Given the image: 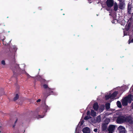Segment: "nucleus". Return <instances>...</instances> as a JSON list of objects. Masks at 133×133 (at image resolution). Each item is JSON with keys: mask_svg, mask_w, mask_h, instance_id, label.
<instances>
[{"mask_svg": "<svg viewBox=\"0 0 133 133\" xmlns=\"http://www.w3.org/2000/svg\"><path fill=\"white\" fill-rule=\"evenodd\" d=\"M82 131L83 132V120L82 118L76 128L75 133H80Z\"/></svg>", "mask_w": 133, "mask_h": 133, "instance_id": "1", "label": "nucleus"}, {"mask_svg": "<svg viewBox=\"0 0 133 133\" xmlns=\"http://www.w3.org/2000/svg\"><path fill=\"white\" fill-rule=\"evenodd\" d=\"M132 99L131 95H128L127 97H125L123 100L122 102V104L123 106H126L128 104V102L130 103H131Z\"/></svg>", "mask_w": 133, "mask_h": 133, "instance_id": "2", "label": "nucleus"}, {"mask_svg": "<svg viewBox=\"0 0 133 133\" xmlns=\"http://www.w3.org/2000/svg\"><path fill=\"white\" fill-rule=\"evenodd\" d=\"M125 116H119L117 118L116 122L118 123H125Z\"/></svg>", "mask_w": 133, "mask_h": 133, "instance_id": "3", "label": "nucleus"}, {"mask_svg": "<svg viewBox=\"0 0 133 133\" xmlns=\"http://www.w3.org/2000/svg\"><path fill=\"white\" fill-rule=\"evenodd\" d=\"M125 123H128L130 124L133 123L132 117L130 116H125Z\"/></svg>", "mask_w": 133, "mask_h": 133, "instance_id": "4", "label": "nucleus"}, {"mask_svg": "<svg viewBox=\"0 0 133 133\" xmlns=\"http://www.w3.org/2000/svg\"><path fill=\"white\" fill-rule=\"evenodd\" d=\"M115 128V126L114 125H110L109 126L108 130L109 133H113Z\"/></svg>", "mask_w": 133, "mask_h": 133, "instance_id": "5", "label": "nucleus"}, {"mask_svg": "<svg viewBox=\"0 0 133 133\" xmlns=\"http://www.w3.org/2000/svg\"><path fill=\"white\" fill-rule=\"evenodd\" d=\"M106 3L107 6L109 8L111 7L114 5L113 0H107Z\"/></svg>", "mask_w": 133, "mask_h": 133, "instance_id": "6", "label": "nucleus"}, {"mask_svg": "<svg viewBox=\"0 0 133 133\" xmlns=\"http://www.w3.org/2000/svg\"><path fill=\"white\" fill-rule=\"evenodd\" d=\"M120 2L118 6L119 9H123L124 8L125 6V3L124 1H123V0H122L121 1L120 0H118Z\"/></svg>", "mask_w": 133, "mask_h": 133, "instance_id": "7", "label": "nucleus"}, {"mask_svg": "<svg viewBox=\"0 0 133 133\" xmlns=\"http://www.w3.org/2000/svg\"><path fill=\"white\" fill-rule=\"evenodd\" d=\"M119 131V133H125V128L122 126H119L118 128Z\"/></svg>", "mask_w": 133, "mask_h": 133, "instance_id": "8", "label": "nucleus"}, {"mask_svg": "<svg viewBox=\"0 0 133 133\" xmlns=\"http://www.w3.org/2000/svg\"><path fill=\"white\" fill-rule=\"evenodd\" d=\"M129 21V22L128 24V25L126 28V30L127 31L129 30L130 27L133 23V21H132L131 18H130L129 20L128 21Z\"/></svg>", "mask_w": 133, "mask_h": 133, "instance_id": "9", "label": "nucleus"}, {"mask_svg": "<svg viewBox=\"0 0 133 133\" xmlns=\"http://www.w3.org/2000/svg\"><path fill=\"white\" fill-rule=\"evenodd\" d=\"M118 94V92L117 91H115L110 95L111 99H114L115 98Z\"/></svg>", "mask_w": 133, "mask_h": 133, "instance_id": "10", "label": "nucleus"}, {"mask_svg": "<svg viewBox=\"0 0 133 133\" xmlns=\"http://www.w3.org/2000/svg\"><path fill=\"white\" fill-rule=\"evenodd\" d=\"M99 106L98 104L97 103H94L93 106V108L95 110L97 111L98 109Z\"/></svg>", "mask_w": 133, "mask_h": 133, "instance_id": "11", "label": "nucleus"}, {"mask_svg": "<svg viewBox=\"0 0 133 133\" xmlns=\"http://www.w3.org/2000/svg\"><path fill=\"white\" fill-rule=\"evenodd\" d=\"M132 8L131 6L129 4L128 5V14H131V9Z\"/></svg>", "mask_w": 133, "mask_h": 133, "instance_id": "12", "label": "nucleus"}, {"mask_svg": "<svg viewBox=\"0 0 133 133\" xmlns=\"http://www.w3.org/2000/svg\"><path fill=\"white\" fill-rule=\"evenodd\" d=\"M90 130L89 128L86 127L84 128V133H90Z\"/></svg>", "mask_w": 133, "mask_h": 133, "instance_id": "13", "label": "nucleus"}, {"mask_svg": "<svg viewBox=\"0 0 133 133\" xmlns=\"http://www.w3.org/2000/svg\"><path fill=\"white\" fill-rule=\"evenodd\" d=\"M108 125L103 123L102 126V130L103 131H105L107 129Z\"/></svg>", "mask_w": 133, "mask_h": 133, "instance_id": "14", "label": "nucleus"}, {"mask_svg": "<svg viewBox=\"0 0 133 133\" xmlns=\"http://www.w3.org/2000/svg\"><path fill=\"white\" fill-rule=\"evenodd\" d=\"M91 116L93 117H95L96 116V112L94 111V110H92L91 111L90 114Z\"/></svg>", "mask_w": 133, "mask_h": 133, "instance_id": "15", "label": "nucleus"}, {"mask_svg": "<svg viewBox=\"0 0 133 133\" xmlns=\"http://www.w3.org/2000/svg\"><path fill=\"white\" fill-rule=\"evenodd\" d=\"M118 7L117 4L116 3H115L114 6V10L115 11H117L118 9Z\"/></svg>", "mask_w": 133, "mask_h": 133, "instance_id": "16", "label": "nucleus"}, {"mask_svg": "<svg viewBox=\"0 0 133 133\" xmlns=\"http://www.w3.org/2000/svg\"><path fill=\"white\" fill-rule=\"evenodd\" d=\"M110 121V119L109 118H106L105 120L104 123L108 125Z\"/></svg>", "mask_w": 133, "mask_h": 133, "instance_id": "17", "label": "nucleus"}, {"mask_svg": "<svg viewBox=\"0 0 133 133\" xmlns=\"http://www.w3.org/2000/svg\"><path fill=\"white\" fill-rule=\"evenodd\" d=\"M97 121V122H99L101 120V118L100 115H99L96 118Z\"/></svg>", "mask_w": 133, "mask_h": 133, "instance_id": "18", "label": "nucleus"}, {"mask_svg": "<svg viewBox=\"0 0 133 133\" xmlns=\"http://www.w3.org/2000/svg\"><path fill=\"white\" fill-rule=\"evenodd\" d=\"M117 106L119 108H121L122 107V105L121 103L119 101H118L117 102Z\"/></svg>", "mask_w": 133, "mask_h": 133, "instance_id": "19", "label": "nucleus"}, {"mask_svg": "<svg viewBox=\"0 0 133 133\" xmlns=\"http://www.w3.org/2000/svg\"><path fill=\"white\" fill-rule=\"evenodd\" d=\"M110 104L109 103H107L105 104V108L107 110H108L110 108Z\"/></svg>", "mask_w": 133, "mask_h": 133, "instance_id": "20", "label": "nucleus"}, {"mask_svg": "<svg viewBox=\"0 0 133 133\" xmlns=\"http://www.w3.org/2000/svg\"><path fill=\"white\" fill-rule=\"evenodd\" d=\"M47 91H49V93L51 94H54L53 91L49 88H48V89H47Z\"/></svg>", "mask_w": 133, "mask_h": 133, "instance_id": "21", "label": "nucleus"}, {"mask_svg": "<svg viewBox=\"0 0 133 133\" xmlns=\"http://www.w3.org/2000/svg\"><path fill=\"white\" fill-rule=\"evenodd\" d=\"M105 98L106 100H108L109 98H111L110 94H109L108 95L105 96Z\"/></svg>", "mask_w": 133, "mask_h": 133, "instance_id": "22", "label": "nucleus"}, {"mask_svg": "<svg viewBox=\"0 0 133 133\" xmlns=\"http://www.w3.org/2000/svg\"><path fill=\"white\" fill-rule=\"evenodd\" d=\"M19 97V96L18 95V94H16L15 96V97L14 98V101H16L17 99Z\"/></svg>", "mask_w": 133, "mask_h": 133, "instance_id": "23", "label": "nucleus"}, {"mask_svg": "<svg viewBox=\"0 0 133 133\" xmlns=\"http://www.w3.org/2000/svg\"><path fill=\"white\" fill-rule=\"evenodd\" d=\"M44 108L45 109V110H49L50 109V107H48L47 105H45L44 106Z\"/></svg>", "mask_w": 133, "mask_h": 133, "instance_id": "24", "label": "nucleus"}, {"mask_svg": "<svg viewBox=\"0 0 133 133\" xmlns=\"http://www.w3.org/2000/svg\"><path fill=\"white\" fill-rule=\"evenodd\" d=\"M90 116L89 117L88 116H87L85 117L84 119L85 120H88L90 118Z\"/></svg>", "mask_w": 133, "mask_h": 133, "instance_id": "25", "label": "nucleus"}, {"mask_svg": "<svg viewBox=\"0 0 133 133\" xmlns=\"http://www.w3.org/2000/svg\"><path fill=\"white\" fill-rule=\"evenodd\" d=\"M44 87L45 88H47V90L48 89V88H49L48 87V85L46 84H44L43 85Z\"/></svg>", "mask_w": 133, "mask_h": 133, "instance_id": "26", "label": "nucleus"}, {"mask_svg": "<svg viewBox=\"0 0 133 133\" xmlns=\"http://www.w3.org/2000/svg\"><path fill=\"white\" fill-rule=\"evenodd\" d=\"M133 42V38L131 40L130 39L129 40V43L130 44V43Z\"/></svg>", "mask_w": 133, "mask_h": 133, "instance_id": "27", "label": "nucleus"}, {"mask_svg": "<svg viewBox=\"0 0 133 133\" xmlns=\"http://www.w3.org/2000/svg\"><path fill=\"white\" fill-rule=\"evenodd\" d=\"M12 48L15 50H16L17 49V48L16 46H12Z\"/></svg>", "mask_w": 133, "mask_h": 133, "instance_id": "28", "label": "nucleus"}, {"mask_svg": "<svg viewBox=\"0 0 133 133\" xmlns=\"http://www.w3.org/2000/svg\"><path fill=\"white\" fill-rule=\"evenodd\" d=\"M1 63L2 64L4 65L5 64V62L4 61H2L1 62Z\"/></svg>", "mask_w": 133, "mask_h": 133, "instance_id": "29", "label": "nucleus"}, {"mask_svg": "<svg viewBox=\"0 0 133 133\" xmlns=\"http://www.w3.org/2000/svg\"><path fill=\"white\" fill-rule=\"evenodd\" d=\"M90 111H87V115L88 116H89L90 115Z\"/></svg>", "mask_w": 133, "mask_h": 133, "instance_id": "30", "label": "nucleus"}, {"mask_svg": "<svg viewBox=\"0 0 133 133\" xmlns=\"http://www.w3.org/2000/svg\"><path fill=\"white\" fill-rule=\"evenodd\" d=\"M94 131L95 132H97V128L94 129Z\"/></svg>", "mask_w": 133, "mask_h": 133, "instance_id": "31", "label": "nucleus"}, {"mask_svg": "<svg viewBox=\"0 0 133 133\" xmlns=\"http://www.w3.org/2000/svg\"><path fill=\"white\" fill-rule=\"evenodd\" d=\"M41 81V82H45V80L44 79H42L41 80H40Z\"/></svg>", "mask_w": 133, "mask_h": 133, "instance_id": "32", "label": "nucleus"}, {"mask_svg": "<svg viewBox=\"0 0 133 133\" xmlns=\"http://www.w3.org/2000/svg\"><path fill=\"white\" fill-rule=\"evenodd\" d=\"M41 100L40 99H38L37 101V102H40V101H41Z\"/></svg>", "mask_w": 133, "mask_h": 133, "instance_id": "33", "label": "nucleus"}, {"mask_svg": "<svg viewBox=\"0 0 133 133\" xmlns=\"http://www.w3.org/2000/svg\"><path fill=\"white\" fill-rule=\"evenodd\" d=\"M45 116V115H43V116H40V118H43L44 116Z\"/></svg>", "mask_w": 133, "mask_h": 133, "instance_id": "34", "label": "nucleus"}, {"mask_svg": "<svg viewBox=\"0 0 133 133\" xmlns=\"http://www.w3.org/2000/svg\"><path fill=\"white\" fill-rule=\"evenodd\" d=\"M27 75H28V77H31V76H30L28 74H27Z\"/></svg>", "mask_w": 133, "mask_h": 133, "instance_id": "35", "label": "nucleus"}, {"mask_svg": "<svg viewBox=\"0 0 133 133\" xmlns=\"http://www.w3.org/2000/svg\"><path fill=\"white\" fill-rule=\"evenodd\" d=\"M132 108H133V103L132 104Z\"/></svg>", "mask_w": 133, "mask_h": 133, "instance_id": "36", "label": "nucleus"}, {"mask_svg": "<svg viewBox=\"0 0 133 133\" xmlns=\"http://www.w3.org/2000/svg\"><path fill=\"white\" fill-rule=\"evenodd\" d=\"M22 66H23L24 67V65H21Z\"/></svg>", "mask_w": 133, "mask_h": 133, "instance_id": "37", "label": "nucleus"}, {"mask_svg": "<svg viewBox=\"0 0 133 133\" xmlns=\"http://www.w3.org/2000/svg\"><path fill=\"white\" fill-rule=\"evenodd\" d=\"M15 125H13V127L14 128L15 127Z\"/></svg>", "mask_w": 133, "mask_h": 133, "instance_id": "38", "label": "nucleus"}, {"mask_svg": "<svg viewBox=\"0 0 133 133\" xmlns=\"http://www.w3.org/2000/svg\"><path fill=\"white\" fill-rule=\"evenodd\" d=\"M114 21H112V23H113V21L114 22Z\"/></svg>", "mask_w": 133, "mask_h": 133, "instance_id": "39", "label": "nucleus"}, {"mask_svg": "<svg viewBox=\"0 0 133 133\" xmlns=\"http://www.w3.org/2000/svg\"><path fill=\"white\" fill-rule=\"evenodd\" d=\"M50 94H49V95H50ZM48 96H48H45V97H47Z\"/></svg>", "mask_w": 133, "mask_h": 133, "instance_id": "40", "label": "nucleus"}, {"mask_svg": "<svg viewBox=\"0 0 133 133\" xmlns=\"http://www.w3.org/2000/svg\"><path fill=\"white\" fill-rule=\"evenodd\" d=\"M43 94L44 95V96H45V94H44V93H43Z\"/></svg>", "mask_w": 133, "mask_h": 133, "instance_id": "41", "label": "nucleus"}, {"mask_svg": "<svg viewBox=\"0 0 133 133\" xmlns=\"http://www.w3.org/2000/svg\"><path fill=\"white\" fill-rule=\"evenodd\" d=\"M80 111L81 113H82V112L81 111V110Z\"/></svg>", "mask_w": 133, "mask_h": 133, "instance_id": "42", "label": "nucleus"}, {"mask_svg": "<svg viewBox=\"0 0 133 133\" xmlns=\"http://www.w3.org/2000/svg\"><path fill=\"white\" fill-rule=\"evenodd\" d=\"M5 39V38L4 37V39H3V40H4V39Z\"/></svg>", "mask_w": 133, "mask_h": 133, "instance_id": "43", "label": "nucleus"}, {"mask_svg": "<svg viewBox=\"0 0 133 133\" xmlns=\"http://www.w3.org/2000/svg\"><path fill=\"white\" fill-rule=\"evenodd\" d=\"M83 116V114H82V117Z\"/></svg>", "mask_w": 133, "mask_h": 133, "instance_id": "44", "label": "nucleus"}, {"mask_svg": "<svg viewBox=\"0 0 133 133\" xmlns=\"http://www.w3.org/2000/svg\"><path fill=\"white\" fill-rule=\"evenodd\" d=\"M0 133H1V131L0 130Z\"/></svg>", "mask_w": 133, "mask_h": 133, "instance_id": "45", "label": "nucleus"}, {"mask_svg": "<svg viewBox=\"0 0 133 133\" xmlns=\"http://www.w3.org/2000/svg\"><path fill=\"white\" fill-rule=\"evenodd\" d=\"M87 70H88V68H87Z\"/></svg>", "mask_w": 133, "mask_h": 133, "instance_id": "46", "label": "nucleus"}, {"mask_svg": "<svg viewBox=\"0 0 133 133\" xmlns=\"http://www.w3.org/2000/svg\"><path fill=\"white\" fill-rule=\"evenodd\" d=\"M133 14V12L132 14V15Z\"/></svg>", "mask_w": 133, "mask_h": 133, "instance_id": "47", "label": "nucleus"}, {"mask_svg": "<svg viewBox=\"0 0 133 133\" xmlns=\"http://www.w3.org/2000/svg\"><path fill=\"white\" fill-rule=\"evenodd\" d=\"M121 1L122 0H120Z\"/></svg>", "mask_w": 133, "mask_h": 133, "instance_id": "48", "label": "nucleus"}, {"mask_svg": "<svg viewBox=\"0 0 133 133\" xmlns=\"http://www.w3.org/2000/svg\"><path fill=\"white\" fill-rule=\"evenodd\" d=\"M124 35H125L124 34Z\"/></svg>", "mask_w": 133, "mask_h": 133, "instance_id": "49", "label": "nucleus"}, {"mask_svg": "<svg viewBox=\"0 0 133 133\" xmlns=\"http://www.w3.org/2000/svg\"><path fill=\"white\" fill-rule=\"evenodd\" d=\"M104 108H103V110H104Z\"/></svg>", "mask_w": 133, "mask_h": 133, "instance_id": "50", "label": "nucleus"}, {"mask_svg": "<svg viewBox=\"0 0 133 133\" xmlns=\"http://www.w3.org/2000/svg\"><path fill=\"white\" fill-rule=\"evenodd\" d=\"M39 77L41 78V77L40 76H39Z\"/></svg>", "mask_w": 133, "mask_h": 133, "instance_id": "51", "label": "nucleus"}]
</instances>
